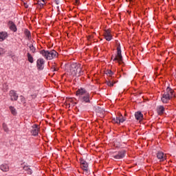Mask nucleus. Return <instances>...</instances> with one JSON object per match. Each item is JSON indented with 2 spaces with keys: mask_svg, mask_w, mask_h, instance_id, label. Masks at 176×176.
<instances>
[{
  "mask_svg": "<svg viewBox=\"0 0 176 176\" xmlns=\"http://www.w3.org/2000/svg\"><path fill=\"white\" fill-rule=\"evenodd\" d=\"M23 170L26 171L28 174H29V175H31V174H32V170H31V168L27 166H23Z\"/></svg>",
  "mask_w": 176,
  "mask_h": 176,
  "instance_id": "20",
  "label": "nucleus"
},
{
  "mask_svg": "<svg viewBox=\"0 0 176 176\" xmlns=\"http://www.w3.org/2000/svg\"><path fill=\"white\" fill-rule=\"evenodd\" d=\"M0 170H1V171L3 173H8V171H9V165L6 164L0 165Z\"/></svg>",
  "mask_w": 176,
  "mask_h": 176,
  "instance_id": "15",
  "label": "nucleus"
},
{
  "mask_svg": "<svg viewBox=\"0 0 176 176\" xmlns=\"http://www.w3.org/2000/svg\"><path fill=\"white\" fill-rule=\"evenodd\" d=\"M9 95H10L11 101H17V100L19 99V95L14 90L10 91Z\"/></svg>",
  "mask_w": 176,
  "mask_h": 176,
  "instance_id": "9",
  "label": "nucleus"
},
{
  "mask_svg": "<svg viewBox=\"0 0 176 176\" xmlns=\"http://www.w3.org/2000/svg\"><path fill=\"white\" fill-rule=\"evenodd\" d=\"M76 3L78 5L79 3V0H76Z\"/></svg>",
  "mask_w": 176,
  "mask_h": 176,
  "instance_id": "34",
  "label": "nucleus"
},
{
  "mask_svg": "<svg viewBox=\"0 0 176 176\" xmlns=\"http://www.w3.org/2000/svg\"><path fill=\"white\" fill-rule=\"evenodd\" d=\"M8 38V32H0V42H3Z\"/></svg>",
  "mask_w": 176,
  "mask_h": 176,
  "instance_id": "16",
  "label": "nucleus"
},
{
  "mask_svg": "<svg viewBox=\"0 0 176 176\" xmlns=\"http://www.w3.org/2000/svg\"><path fill=\"white\" fill-rule=\"evenodd\" d=\"M28 61H29V63H30L31 64L34 63V57H32V56L30 53H28Z\"/></svg>",
  "mask_w": 176,
  "mask_h": 176,
  "instance_id": "22",
  "label": "nucleus"
},
{
  "mask_svg": "<svg viewBox=\"0 0 176 176\" xmlns=\"http://www.w3.org/2000/svg\"><path fill=\"white\" fill-rule=\"evenodd\" d=\"M36 67L37 69L42 71L45 68V60L42 58H38L36 61Z\"/></svg>",
  "mask_w": 176,
  "mask_h": 176,
  "instance_id": "6",
  "label": "nucleus"
},
{
  "mask_svg": "<svg viewBox=\"0 0 176 176\" xmlns=\"http://www.w3.org/2000/svg\"><path fill=\"white\" fill-rule=\"evenodd\" d=\"M175 97V94L174 93V90L173 89L168 87L166 91L162 94L161 100L163 104H167L171 98Z\"/></svg>",
  "mask_w": 176,
  "mask_h": 176,
  "instance_id": "2",
  "label": "nucleus"
},
{
  "mask_svg": "<svg viewBox=\"0 0 176 176\" xmlns=\"http://www.w3.org/2000/svg\"><path fill=\"white\" fill-rule=\"evenodd\" d=\"M10 111H11V113H12V115H16L17 114V111H16V109H14L12 106L10 107Z\"/></svg>",
  "mask_w": 176,
  "mask_h": 176,
  "instance_id": "24",
  "label": "nucleus"
},
{
  "mask_svg": "<svg viewBox=\"0 0 176 176\" xmlns=\"http://www.w3.org/2000/svg\"><path fill=\"white\" fill-rule=\"evenodd\" d=\"M70 72L73 76H80L83 75L82 65L80 63H72L70 67Z\"/></svg>",
  "mask_w": 176,
  "mask_h": 176,
  "instance_id": "3",
  "label": "nucleus"
},
{
  "mask_svg": "<svg viewBox=\"0 0 176 176\" xmlns=\"http://www.w3.org/2000/svg\"><path fill=\"white\" fill-rule=\"evenodd\" d=\"M104 36L106 41H112V34H111V30H107L104 32Z\"/></svg>",
  "mask_w": 176,
  "mask_h": 176,
  "instance_id": "10",
  "label": "nucleus"
},
{
  "mask_svg": "<svg viewBox=\"0 0 176 176\" xmlns=\"http://www.w3.org/2000/svg\"><path fill=\"white\" fill-rule=\"evenodd\" d=\"M3 129L6 133L9 131V129H8V125H6V124H3Z\"/></svg>",
  "mask_w": 176,
  "mask_h": 176,
  "instance_id": "27",
  "label": "nucleus"
},
{
  "mask_svg": "<svg viewBox=\"0 0 176 176\" xmlns=\"http://www.w3.org/2000/svg\"><path fill=\"white\" fill-rule=\"evenodd\" d=\"M135 118L137 120H142L144 118V115L142 113H141V111H138L135 113Z\"/></svg>",
  "mask_w": 176,
  "mask_h": 176,
  "instance_id": "17",
  "label": "nucleus"
},
{
  "mask_svg": "<svg viewBox=\"0 0 176 176\" xmlns=\"http://www.w3.org/2000/svg\"><path fill=\"white\" fill-rule=\"evenodd\" d=\"M8 25H9V28L10 30H11V31H13L14 32H16V31H17V27L16 26V24H14V23L12 21H10L8 22Z\"/></svg>",
  "mask_w": 176,
  "mask_h": 176,
  "instance_id": "14",
  "label": "nucleus"
},
{
  "mask_svg": "<svg viewBox=\"0 0 176 176\" xmlns=\"http://www.w3.org/2000/svg\"><path fill=\"white\" fill-rule=\"evenodd\" d=\"M25 35L26 36V37L30 39V38H31V32H29L28 30H25Z\"/></svg>",
  "mask_w": 176,
  "mask_h": 176,
  "instance_id": "25",
  "label": "nucleus"
},
{
  "mask_svg": "<svg viewBox=\"0 0 176 176\" xmlns=\"http://www.w3.org/2000/svg\"><path fill=\"white\" fill-rule=\"evenodd\" d=\"M125 120L126 118H124L122 115L112 119L113 123H117V124H120V123H123Z\"/></svg>",
  "mask_w": 176,
  "mask_h": 176,
  "instance_id": "8",
  "label": "nucleus"
},
{
  "mask_svg": "<svg viewBox=\"0 0 176 176\" xmlns=\"http://www.w3.org/2000/svg\"><path fill=\"white\" fill-rule=\"evenodd\" d=\"M96 111L98 113H100L101 115H104L105 113V110L104 108L100 107L98 106L96 107Z\"/></svg>",
  "mask_w": 176,
  "mask_h": 176,
  "instance_id": "19",
  "label": "nucleus"
},
{
  "mask_svg": "<svg viewBox=\"0 0 176 176\" xmlns=\"http://www.w3.org/2000/svg\"><path fill=\"white\" fill-rule=\"evenodd\" d=\"M106 74L107 75H109V76H111V75L113 74V72H112L111 70H108Z\"/></svg>",
  "mask_w": 176,
  "mask_h": 176,
  "instance_id": "31",
  "label": "nucleus"
},
{
  "mask_svg": "<svg viewBox=\"0 0 176 176\" xmlns=\"http://www.w3.org/2000/svg\"><path fill=\"white\" fill-rule=\"evenodd\" d=\"M76 96L78 97L79 101L84 103L90 102V94L83 88L78 89L76 91Z\"/></svg>",
  "mask_w": 176,
  "mask_h": 176,
  "instance_id": "1",
  "label": "nucleus"
},
{
  "mask_svg": "<svg viewBox=\"0 0 176 176\" xmlns=\"http://www.w3.org/2000/svg\"><path fill=\"white\" fill-rule=\"evenodd\" d=\"M23 5L26 9L28 8V4L27 3H24Z\"/></svg>",
  "mask_w": 176,
  "mask_h": 176,
  "instance_id": "32",
  "label": "nucleus"
},
{
  "mask_svg": "<svg viewBox=\"0 0 176 176\" xmlns=\"http://www.w3.org/2000/svg\"><path fill=\"white\" fill-rule=\"evenodd\" d=\"M52 69L53 72L58 70V69L56 68V63H54V65H52Z\"/></svg>",
  "mask_w": 176,
  "mask_h": 176,
  "instance_id": "29",
  "label": "nucleus"
},
{
  "mask_svg": "<svg viewBox=\"0 0 176 176\" xmlns=\"http://www.w3.org/2000/svg\"><path fill=\"white\" fill-rule=\"evenodd\" d=\"M111 58L113 61H118V64H122V63H123V56H122L120 44H119L117 47V54L116 56L113 55Z\"/></svg>",
  "mask_w": 176,
  "mask_h": 176,
  "instance_id": "5",
  "label": "nucleus"
},
{
  "mask_svg": "<svg viewBox=\"0 0 176 176\" xmlns=\"http://www.w3.org/2000/svg\"><path fill=\"white\" fill-rule=\"evenodd\" d=\"M157 157L159 159L160 162H164L166 159V155H164V153L162 151L157 153Z\"/></svg>",
  "mask_w": 176,
  "mask_h": 176,
  "instance_id": "12",
  "label": "nucleus"
},
{
  "mask_svg": "<svg viewBox=\"0 0 176 176\" xmlns=\"http://www.w3.org/2000/svg\"><path fill=\"white\" fill-rule=\"evenodd\" d=\"M164 107L162 105H160L157 107V112L158 115H163L164 113Z\"/></svg>",
  "mask_w": 176,
  "mask_h": 176,
  "instance_id": "18",
  "label": "nucleus"
},
{
  "mask_svg": "<svg viewBox=\"0 0 176 176\" xmlns=\"http://www.w3.org/2000/svg\"><path fill=\"white\" fill-rule=\"evenodd\" d=\"M55 2L56 5H58L60 3V0H55Z\"/></svg>",
  "mask_w": 176,
  "mask_h": 176,
  "instance_id": "33",
  "label": "nucleus"
},
{
  "mask_svg": "<svg viewBox=\"0 0 176 176\" xmlns=\"http://www.w3.org/2000/svg\"><path fill=\"white\" fill-rule=\"evenodd\" d=\"M40 54H42L43 57H45L46 60H53V58H56V57H57L58 53L54 50L50 51L42 50L40 52Z\"/></svg>",
  "mask_w": 176,
  "mask_h": 176,
  "instance_id": "4",
  "label": "nucleus"
},
{
  "mask_svg": "<svg viewBox=\"0 0 176 176\" xmlns=\"http://www.w3.org/2000/svg\"><path fill=\"white\" fill-rule=\"evenodd\" d=\"M106 83H107V86H109V87H112L113 86V85H115V83H116V82H113V80H108L106 81Z\"/></svg>",
  "mask_w": 176,
  "mask_h": 176,
  "instance_id": "23",
  "label": "nucleus"
},
{
  "mask_svg": "<svg viewBox=\"0 0 176 176\" xmlns=\"http://www.w3.org/2000/svg\"><path fill=\"white\" fill-rule=\"evenodd\" d=\"M36 5L40 6V8H43V6L45 5V0H38Z\"/></svg>",
  "mask_w": 176,
  "mask_h": 176,
  "instance_id": "21",
  "label": "nucleus"
},
{
  "mask_svg": "<svg viewBox=\"0 0 176 176\" xmlns=\"http://www.w3.org/2000/svg\"><path fill=\"white\" fill-rule=\"evenodd\" d=\"M126 156V151L125 150H122L120 151H118V153L113 155V157L114 159H116L117 160H120V159H123Z\"/></svg>",
  "mask_w": 176,
  "mask_h": 176,
  "instance_id": "7",
  "label": "nucleus"
},
{
  "mask_svg": "<svg viewBox=\"0 0 176 176\" xmlns=\"http://www.w3.org/2000/svg\"><path fill=\"white\" fill-rule=\"evenodd\" d=\"M32 135H38V134H39V126H38V125H33L32 129Z\"/></svg>",
  "mask_w": 176,
  "mask_h": 176,
  "instance_id": "13",
  "label": "nucleus"
},
{
  "mask_svg": "<svg viewBox=\"0 0 176 176\" xmlns=\"http://www.w3.org/2000/svg\"><path fill=\"white\" fill-rule=\"evenodd\" d=\"M32 53H35L36 48H35V47H34V45H31L29 46Z\"/></svg>",
  "mask_w": 176,
  "mask_h": 176,
  "instance_id": "26",
  "label": "nucleus"
},
{
  "mask_svg": "<svg viewBox=\"0 0 176 176\" xmlns=\"http://www.w3.org/2000/svg\"><path fill=\"white\" fill-rule=\"evenodd\" d=\"M19 97H20L21 102H25V98H24V96H20Z\"/></svg>",
  "mask_w": 176,
  "mask_h": 176,
  "instance_id": "28",
  "label": "nucleus"
},
{
  "mask_svg": "<svg viewBox=\"0 0 176 176\" xmlns=\"http://www.w3.org/2000/svg\"><path fill=\"white\" fill-rule=\"evenodd\" d=\"M5 53V50L3 48L0 47V56H2Z\"/></svg>",
  "mask_w": 176,
  "mask_h": 176,
  "instance_id": "30",
  "label": "nucleus"
},
{
  "mask_svg": "<svg viewBox=\"0 0 176 176\" xmlns=\"http://www.w3.org/2000/svg\"><path fill=\"white\" fill-rule=\"evenodd\" d=\"M80 163L81 164V168L84 170V171H87L89 168V164L84 160H80Z\"/></svg>",
  "mask_w": 176,
  "mask_h": 176,
  "instance_id": "11",
  "label": "nucleus"
}]
</instances>
